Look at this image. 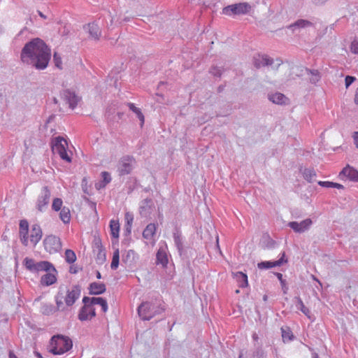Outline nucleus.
<instances>
[{
    "mask_svg": "<svg viewBox=\"0 0 358 358\" xmlns=\"http://www.w3.org/2000/svg\"><path fill=\"white\" fill-rule=\"evenodd\" d=\"M51 57L50 48L39 38H35L25 43L20 53L23 64L38 70L47 68Z\"/></svg>",
    "mask_w": 358,
    "mask_h": 358,
    "instance_id": "obj_1",
    "label": "nucleus"
},
{
    "mask_svg": "<svg viewBox=\"0 0 358 358\" xmlns=\"http://www.w3.org/2000/svg\"><path fill=\"white\" fill-rule=\"evenodd\" d=\"M72 347L73 342L69 337L57 334L50 338L48 352L55 355H61L69 351Z\"/></svg>",
    "mask_w": 358,
    "mask_h": 358,
    "instance_id": "obj_2",
    "label": "nucleus"
},
{
    "mask_svg": "<svg viewBox=\"0 0 358 358\" xmlns=\"http://www.w3.org/2000/svg\"><path fill=\"white\" fill-rule=\"evenodd\" d=\"M164 310L159 304L150 301L141 303L137 309L138 314L143 320H150L155 316L162 314Z\"/></svg>",
    "mask_w": 358,
    "mask_h": 358,
    "instance_id": "obj_3",
    "label": "nucleus"
},
{
    "mask_svg": "<svg viewBox=\"0 0 358 358\" xmlns=\"http://www.w3.org/2000/svg\"><path fill=\"white\" fill-rule=\"evenodd\" d=\"M52 150L54 153L58 154L62 159L66 162H71V157L66 151L67 142L62 136H57L52 140Z\"/></svg>",
    "mask_w": 358,
    "mask_h": 358,
    "instance_id": "obj_4",
    "label": "nucleus"
},
{
    "mask_svg": "<svg viewBox=\"0 0 358 358\" xmlns=\"http://www.w3.org/2000/svg\"><path fill=\"white\" fill-rule=\"evenodd\" d=\"M251 10V6L247 2L231 4L222 8V14L231 16L232 15H245Z\"/></svg>",
    "mask_w": 358,
    "mask_h": 358,
    "instance_id": "obj_5",
    "label": "nucleus"
},
{
    "mask_svg": "<svg viewBox=\"0 0 358 358\" xmlns=\"http://www.w3.org/2000/svg\"><path fill=\"white\" fill-rule=\"evenodd\" d=\"M136 164V160L134 157L130 155L123 156L119 161L117 165V171L120 176L129 174Z\"/></svg>",
    "mask_w": 358,
    "mask_h": 358,
    "instance_id": "obj_6",
    "label": "nucleus"
},
{
    "mask_svg": "<svg viewBox=\"0 0 358 358\" xmlns=\"http://www.w3.org/2000/svg\"><path fill=\"white\" fill-rule=\"evenodd\" d=\"M51 191L48 186L43 187L37 198L36 208L41 213L46 210L50 203Z\"/></svg>",
    "mask_w": 358,
    "mask_h": 358,
    "instance_id": "obj_7",
    "label": "nucleus"
},
{
    "mask_svg": "<svg viewBox=\"0 0 358 358\" xmlns=\"http://www.w3.org/2000/svg\"><path fill=\"white\" fill-rule=\"evenodd\" d=\"M64 296L62 294L59 292L57 295L55 296V301L57 304V308L52 303H41L40 312L45 315H50L55 313L57 310H59L61 306L63 305L62 299Z\"/></svg>",
    "mask_w": 358,
    "mask_h": 358,
    "instance_id": "obj_8",
    "label": "nucleus"
},
{
    "mask_svg": "<svg viewBox=\"0 0 358 358\" xmlns=\"http://www.w3.org/2000/svg\"><path fill=\"white\" fill-rule=\"evenodd\" d=\"M45 250L50 254H55L62 248L61 240L53 235L48 236L43 240Z\"/></svg>",
    "mask_w": 358,
    "mask_h": 358,
    "instance_id": "obj_9",
    "label": "nucleus"
},
{
    "mask_svg": "<svg viewBox=\"0 0 358 358\" xmlns=\"http://www.w3.org/2000/svg\"><path fill=\"white\" fill-rule=\"evenodd\" d=\"M312 224V220L310 218H307L306 220H302L300 222L295 221L289 222L287 224V226L289 227L292 229H293L294 232L301 234L308 230Z\"/></svg>",
    "mask_w": 358,
    "mask_h": 358,
    "instance_id": "obj_10",
    "label": "nucleus"
},
{
    "mask_svg": "<svg viewBox=\"0 0 358 358\" xmlns=\"http://www.w3.org/2000/svg\"><path fill=\"white\" fill-rule=\"evenodd\" d=\"M83 303H84V306L80 310L78 314V319L81 321H83L87 318L84 314L86 310H89V313L91 317H94L96 315V313L95 309L92 306V297L90 298L88 296H84L83 299Z\"/></svg>",
    "mask_w": 358,
    "mask_h": 358,
    "instance_id": "obj_11",
    "label": "nucleus"
},
{
    "mask_svg": "<svg viewBox=\"0 0 358 358\" xmlns=\"http://www.w3.org/2000/svg\"><path fill=\"white\" fill-rule=\"evenodd\" d=\"M62 97L71 109H74L80 101V97L78 96L75 92L70 90H64L62 92Z\"/></svg>",
    "mask_w": 358,
    "mask_h": 358,
    "instance_id": "obj_12",
    "label": "nucleus"
},
{
    "mask_svg": "<svg viewBox=\"0 0 358 358\" xmlns=\"http://www.w3.org/2000/svg\"><path fill=\"white\" fill-rule=\"evenodd\" d=\"M81 289L79 285H73L71 289H68L66 295L64 297V301L66 306H71L80 297Z\"/></svg>",
    "mask_w": 358,
    "mask_h": 358,
    "instance_id": "obj_13",
    "label": "nucleus"
},
{
    "mask_svg": "<svg viewBox=\"0 0 358 358\" xmlns=\"http://www.w3.org/2000/svg\"><path fill=\"white\" fill-rule=\"evenodd\" d=\"M282 256L281 257L277 260V261H265V262H261L258 263L257 267L259 269H268L276 266H280L282 264L286 263L287 262V259L285 258V252L281 253Z\"/></svg>",
    "mask_w": 358,
    "mask_h": 358,
    "instance_id": "obj_14",
    "label": "nucleus"
},
{
    "mask_svg": "<svg viewBox=\"0 0 358 358\" xmlns=\"http://www.w3.org/2000/svg\"><path fill=\"white\" fill-rule=\"evenodd\" d=\"M273 63V59L266 55H258L253 58V64L257 69H259L262 66H271Z\"/></svg>",
    "mask_w": 358,
    "mask_h": 358,
    "instance_id": "obj_15",
    "label": "nucleus"
},
{
    "mask_svg": "<svg viewBox=\"0 0 358 358\" xmlns=\"http://www.w3.org/2000/svg\"><path fill=\"white\" fill-rule=\"evenodd\" d=\"M84 29L87 31L90 36L95 39V40H99L101 35V31L99 29V27L98 26V24H96V23L94 22H92V23H89L87 25H85L83 27Z\"/></svg>",
    "mask_w": 358,
    "mask_h": 358,
    "instance_id": "obj_16",
    "label": "nucleus"
},
{
    "mask_svg": "<svg viewBox=\"0 0 358 358\" xmlns=\"http://www.w3.org/2000/svg\"><path fill=\"white\" fill-rule=\"evenodd\" d=\"M248 358H268V354L262 345H255L250 350Z\"/></svg>",
    "mask_w": 358,
    "mask_h": 358,
    "instance_id": "obj_17",
    "label": "nucleus"
},
{
    "mask_svg": "<svg viewBox=\"0 0 358 358\" xmlns=\"http://www.w3.org/2000/svg\"><path fill=\"white\" fill-rule=\"evenodd\" d=\"M341 175L345 176L352 181L358 182V171L350 166H347L341 171L339 176Z\"/></svg>",
    "mask_w": 358,
    "mask_h": 358,
    "instance_id": "obj_18",
    "label": "nucleus"
},
{
    "mask_svg": "<svg viewBox=\"0 0 358 358\" xmlns=\"http://www.w3.org/2000/svg\"><path fill=\"white\" fill-rule=\"evenodd\" d=\"M42 237V230L38 224H34L31 228L30 241L36 245Z\"/></svg>",
    "mask_w": 358,
    "mask_h": 358,
    "instance_id": "obj_19",
    "label": "nucleus"
},
{
    "mask_svg": "<svg viewBox=\"0 0 358 358\" xmlns=\"http://www.w3.org/2000/svg\"><path fill=\"white\" fill-rule=\"evenodd\" d=\"M89 290L90 294L99 295L104 293L106 288L105 284L94 282L90 284Z\"/></svg>",
    "mask_w": 358,
    "mask_h": 358,
    "instance_id": "obj_20",
    "label": "nucleus"
},
{
    "mask_svg": "<svg viewBox=\"0 0 358 358\" xmlns=\"http://www.w3.org/2000/svg\"><path fill=\"white\" fill-rule=\"evenodd\" d=\"M50 271L57 273L55 268L50 262L48 261H41L36 262L34 272Z\"/></svg>",
    "mask_w": 358,
    "mask_h": 358,
    "instance_id": "obj_21",
    "label": "nucleus"
},
{
    "mask_svg": "<svg viewBox=\"0 0 358 358\" xmlns=\"http://www.w3.org/2000/svg\"><path fill=\"white\" fill-rule=\"evenodd\" d=\"M55 273L50 271V272L43 275L41 278V284L43 286H50L55 283L57 281Z\"/></svg>",
    "mask_w": 358,
    "mask_h": 358,
    "instance_id": "obj_22",
    "label": "nucleus"
},
{
    "mask_svg": "<svg viewBox=\"0 0 358 358\" xmlns=\"http://www.w3.org/2000/svg\"><path fill=\"white\" fill-rule=\"evenodd\" d=\"M136 252L133 250H129L122 255V262L127 266H131L136 262Z\"/></svg>",
    "mask_w": 358,
    "mask_h": 358,
    "instance_id": "obj_23",
    "label": "nucleus"
},
{
    "mask_svg": "<svg viewBox=\"0 0 358 358\" xmlns=\"http://www.w3.org/2000/svg\"><path fill=\"white\" fill-rule=\"evenodd\" d=\"M268 99L275 104H286L288 99L282 93L276 92L268 94Z\"/></svg>",
    "mask_w": 358,
    "mask_h": 358,
    "instance_id": "obj_24",
    "label": "nucleus"
},
{
    "mask_svg": "<svg viewBox=\"0 0 358 358\" xmlns=\"http://www.w3.org/2000/svg\"><path fill=\"white\" fill-rule=\"evenodd\" d=\"M157 226L155 223L148 224L143 231V237L151 240L156 233Z\"/></svg>",
    "mask_w": 358,
    "mask_h": 358,
    "instance_id": "obj_25",
    "label": "nucleus"
},
{
    "mask_svg": "<svg viewBox=\"0 0 358 358\" xmlns=\"http://www.w3.org/2000/svg\"><path fill=\"white\" fill-rule=\"evenodd\" d=\"M234 278L238 283V286L241 288L245 287L248 285V275L241 271L233 273Z\"/></svg>",
    "mask_w": 358,
    "mask_h": 358,
    "instance_id": "obj_26",
    "label": "nucleus"
},
{
    "mask_svg": "<svg viewBox=\"0 0 358 358\" xmlns=\"http://www.w3.org/2000/svg\"><path fill=\"white\" fill-rule=\"evenodd\" d=\"M313 25V24L311 22H310L307 20L300 19V20H296L294 23L288 26L287 28L294 30L295 29H303V28L311 27Z\"/></svg>",
    "mask_w": 358,
    "mask_h": 358,
    "instance_id": "obj_27",
    "label": "nucleus"
},
{
    "mask_svg": "<svg viewBox=\"0 0 358 358\" xmlns=\"http://www.w3.org/2000/svg\"><path fill=\"white\" fill-rule=\"evenodd\" d=\"M152 200L146 199L140 206V214L143 217H147L150 214Z\"/></svg>",
    "mask_w": 358,
    "mask_h": 358,
    "instance_id": "obj_28",
    "label": "nucleus"
},
{
    "mask_svg": "<svg viewBox=\"0 0 358 358\" xmlns=\"http://www.w3.org/2000/svg\"><path fill=\"white\" fill-rule=\"evenodd\" d=\"M300 172L303 175L305 180H306L309 182H312L314 181L315 178L316 177V173L313 169H300Z\"/></svg>",
    "mask_w": 358,
    "mask_h": 358,
    "instance_id": "obj_29",
    "label": "nucleus"
},
{
    "mask_svg": "<svg viewBox=\"0 0 358 358\" xmlns=\"http://www.w3.org/2000/svg\"><path fill=\"white\" fill-rule=\"evenodd\" d=\"M173 236L175 245L176 246L180 254L181 255L183 250V242L181 233L178 230H176V231L173 232Z\"/></svg>",
    "mask_w": 358,
    "mask_h": 358,
    "instance_id": "obj_30",
    "label": "nucleus"
},
{
    "mask_svg": "<svg viewBox=\"0 0 358 358\" xmlns=\"http://www.w3.org/2000/svg\"><path fill=\"white\" fill-rule=\"evenodd\" d=\"M124 221L125 231L127 234H131L134 222V214L131 212H126L124 214Z\"/></svg>",
    "mask_w": 358,
    "mask_h": 358,
    "instance_id": "obj_31",
    "label": "nucleus"
},
{
    "mask_svg": "<svg viewBox=\"0 0 358 358\" xmlns=\"http://www.w3.org/2000/svg\"><path fill=\"white\" fill-rule=\"evenodd\" d=\"M156 258L157 264H162L164 267L166 266L168 264V257L166 253L164 250H159L157 253Z\"/></svg>",
    "mask_w": 358,
    "mask_h": 358,
    "instance_id": "obj_32",
    "label": "nucleus"
},
{
    "mask_svg": "<svg viewBox=\"0 0 358 358\" xmlns=\"http://www.w3.org/2000/svg\"><path fill=\"white\" fill-rule=\"evenodd\" d=\"M59 217L64 224L69 223L71 220V213L68 207L64 206L62 208L59 213Z\"/></svg>",
    "mask_w": 358,
    "mask_h": 358,
    "instance_id": "obj_33",
    "label": "nucleus"
},
{
    "mask_svg": "<svg viewBox=\"0 0 358 358\" xmlns=\"http://www.w3.org/2000/svg\"><path fill=\"white\" fill-rule=\"evenodd\" d=\"M281 333L282 341L284 343L291 341L294 339V335L289 327H282Z\"/></svg>",
    "mask_w": 358,
    "mask_h": 358,
    "instance_id": "obj_34",
    "label": "nucleus"
},
{
    "mask_svg": "<svg viewBox=\"0 0 358 358\" xmlns=\"http://www.w3.org/2000/svg\"><path fill=\"white\" fill-rule=\"evenodd\" d=\"M110 228L111 231V236L114 238L119 237L120 224L117 220H111L110 221Z\"/></svg>",
    "mask_w": 358,
    "mask_h": 358,
    "instance_id": "obj_35",
    "label": "nucleus"
},
{
    "mask_svg": "<svg viewBox=\"0 0 358 358\" xmlns=\"http://www.w3.org/2000/svg\"><path fill=\"white\" fill-rule=\"evenodd\" d=\"M94 304L100 305L103 313L108 310L107 301L102 297H92V305Z\"/></svg>",
    "mask_w": 358,
    "mask_h": 358,
    "instance_id": "obj_36",
    "label": "nucleus"
},
{
    "mask_svg": "<svg viewBox=\"0 0 358 358\" xmlns=\"http://www.w3.org/2000/svg\"><path fill=\"white\" fill-rule=\"evenodd\" d=\"M128 106L129 109L136 114L137 117L141 121V126L143 127L144 124V115L141 113V110L138 108L136 107L135 105L132 103H129Z\"/></svg>",
    "mask_w": 358,
    "mask_h": 358,
    "instance_id": "obj_37",
    "label": "nucleus"
},
{
    "mask_svg": "<svg viewBox=\"0 0 358 358\" xmlns=\"http://www.w3.org/2000/svg\"><path fill=\"white\" fill-rule=\"evenodd\" d=\"M297 299V304L296 305V308L299 309L305 315H306L308 318H310V310L305 306L303 302L302 301L301 299L299 297L296 298Z\"/></svg>",
    "mask_w": 358,
    "mask_h": 358,
    "instance_id": "obj_38",
    "label": "nucleus"
},
{
    "mask_svg": "<svg viewBox=\"0 0 358 358\" xmlns=\"http://www.w3.org/2000/svg\"><path fill=\"white\" fill-rule=\"evenodd\" d=\"M120 263V252L119 250L117 249L114 251L113 254L112 262L110 264V268L112 270H116L119 266Z\"/></svg>",
    "mask_w": 358,
    "mask_h": 358,
    "instance_id": "obj_39",
    "label": "nucleus"
},
{
    "mask_svg": "<svg viewBox=\"0 0 358 358\" xmlns=\"http://www.w3.org/2000/svg\"><path fill=\"white\" fill-rule=\"evenodd\" d=\"M309 75H310V82L313 84H316L321 78L320 73L317 70H306Z\"/></svg>",
    "mask_w": 358,
    "mask_h": 358,
    "instance_id": "obj_40",
    "label": "nucleus"
},
{
    "mask_svg": "<svg viewBox=\"0 0 358 358\" xmlns=\"http://www.w3.org/2000/svg\"><path fill=\"white\" fill-rule=\"evenodd\" d=\"M36 262L31 258L26 257L23 261V264L27 270L31 272H34Z\"/></svg>",
    "mask_w": 358,
    "mask_h": 358,
    "instance_id": "obj_41",
    "label": "nucleus"
},
{
    "mask_svg": "<svg viewBox=\"0 0 358 358\" xmlns=\"http://www.w3.org/2000/svg\"><path fill=\"white\" fill-rule=\"evenodd\" d=\"M65 260L69 264H72L76 260V255L75 252L70 249H68L65 252Z\"/></svg>",
    "mask_w": 358,
    "mask_h": 358,
    "instance_id": "obj_42",
    "label": "nucleus"
},
{
    "mask_svg": "<svg viewBox=\"0 0 358 358\" xmlns=\"http://www.w3.org/2000/svg\"><path fill=\"white\" fill-rule=\"evenodd\" d=\"M29 223L26 220H22L20 222V234H28Z\"/></svg>",
    "mask_w": 358,
    "mask_h": 358,
    "instance_id": "obj_43",
    "label": "nucleus"
},
{
    "mask_svg": "<svg viewBox=\"0 0 358 358\" xmlns=\"http://www.w3.org/2000/svg\"><path fill=\"white\" fill-rule=\"evenodd\" d=\"M63 201L62 199L60 198H55L53 199L52 204V209L55 211H59L61 210L62 208L64 207L62 206Z\"/></svg>",
    "mask_w": 358,
    "mask_h": 358,
    "instance_id": "obj_44",
    "label": "nucleus"
},
{
    "mask_svg": "<svg viewBox=\"0 0 358 358\" xmlns=\"http://www.w3.org/2000/svg\"><path fill=\"white\" fill-rule=\"evenodd\" d=\"M102 181L105 185H108L111 182L112 178L110 173L108 171H103L101 173Z\"/></svg>",
    "mask_w": 358,
    "mask_h": 358,
    "instance_id": "obj_45",
    "label": "nucleus"
},
{
    "mask_svg": "<svg viewBox=\"0 0 358 358\" xmlns=\"http://www.w3.org/2000/svg\"><path fill=\"white\" fill-rule=\"evenodd\" d=\"M350 50L354 54H358V40H354L350 44Z\"/></svg>",
    "mask_w": 358,
    "mask_h": 358,
    "instance_id": "obj_46",
    "label": "nucleus"
},
{
    "mask_svg": "<svg viewBox=\"0 0 358 358\" xmlns=\"http://www.w3.org/2000/svg\"><path fill=\"white\" fill-rule=\"evenodd\" d=\"M355 80H356L355 77L351 76H347L345 78V87L348 88Z\"/></svg>",
    "mask_w": 358,
    "mask_h": 358,
    "instance_id": "obj_47",
    "label": "nucleus"
},
{
    "mask_svg": "<svg viewBox=\"0 0 358 358\" xmlns=\"http://www.w3.org/2000/svg\"><path fill=\"white\" fill-rule=\"evenodd\" d=\"M53 59L55 63V66L57 67H58L59 69H61L62 68L61 67L62 59H61V57L59 56H58V55L56 52L54 53Z\"/></svg>",
    "mask_w": 358,
    "mask_h": 358,
    "instance_id": "obj_48",
    "label": "nucleus"
},
{
    "mask_svg": "<svg viewBox=\"0 0 358 358\" xmlns=\"http://www.w3.org/2000/svg\"><path fill=\"white\" fill-rule=\"evenodd\" d=\"M210 73L216 77H220L222 75L221 69H220L217 67L211 68V69L210 70Z\"/></svg>",
    "mask_w": 358,
    "mask_h": 358,
    "instance_id": "obj_49",
    "label": "nucleus"
},
{
    "mask_svg": "<svg viewBox=\"0 0 358 358\" xmlns=\"http://www.w3.org/2000/svg\"><path fill=\"white\" fill-rule=\"evenodd\" d=\"M318 185L321 187L331 188L334 186V182L330 181H319Z\"/></svg>",
    "mask_w": 358,
    "mask_h": 358,
    "instance_id": "obj_50",
    "label": "nucleus"
},
{
    "mask_svg": "<svg viewBox=\"0 0 358 358\" xmlns=\"http://www.w3.org/2000/svg\"><path fill=\"white\" fill-rule=\"evenodd\" d=\"M20 241H21L22 243L24 246H27L28 245V242H29L28 234H20Z\"/></svg>",
    "mask_w": 358,
    "mask_h": 358,
    "instance_id": "obj_51",
    "label": "nucleus"
},
{
    "mask_svg": "<svg viewBox=\"0 0 358 358\" xmlns=\"http://www.w3.org/2000/svg\"><path fill=\"white\" fill-rule=\"evenodd\" d=\"M276 276H277L278 279L280 280L282 287H285V284H286V281H285V280H284L282 278V274L280 273H277Z\"/></svg>",
    "mask_w": 358,
    "mask_h": 358,
    "instance_id": "obj_52",
    "label": "nucleus"
},
{
    "mask_svg": "<svg viewBox=\"0 0 358 358\" xmlns=\"http://www.w3.org/2000/svg\"><path fill=\"white\" fill-rule=\"evenodd\" d=\"M106 186V185H105L102 180H100L95 183V187L96 189H99V190L104 188Z\"/></svg>",
    "mask_w": 358,
    "mask_h": 358,
    "instance_id": "obj_53",
    "label": "nucleus"
},
{
    "mask_svg": "<svg viewBox=\"0 0 358 358\" xmlns=\"http://www.w3.org/2000/svg\"><path fill=\"white\" fill-rule=\"evenodd\" d=\"M328 0H311L312 3L316 6H320L325 3Z\"/></svg>",
    "mask_w": 358,
    "mask_h": 358,
    "instance_id": "obj_54",
    "label": "nucleus"
},
{
    "mask_svg": "<svg viewBox=\"0 0 358 358\" xmlns=\"http://www.w3.org/2000/svg\"><path fill=\"white\" fill-rule=\"evenodd\" d=\"M275 62H277L276 65L275 66H273V68L275 69V70H278L279 66L282 64V61L281 59L280 58H277Z\"/></svg>",
    "mask_w": 358,
    "mask_h": 358,
    "instance_id": "obj_55",
    "label": "nucleus"
},
{
    "mask_svg": "<svg viewBox=\"0 0 358 358\" xmlns=\"http://www.w3.org/2000/svg\"><path fill=\"white\" fill-rule=\"evenodd\" d=\"M353 138L355 141V144L356 147L358 148V131L355 132L353 135Z\"/></svg>",
    "mask_w": 358,
    "mask_h": 358,
    "instance_id": "obj_56",
    "label": "nucleus"
},
{
    "mask_svg": "<svg viewBox=\"0 0 358 358\" xmlns=\"http://www.w3.org/2000/svg\"><path fill=\"white\" fill-rule=\"evenodd\" d=\"M333 187L334 188H336V189H344V186L343 185L337 183V182H334Z\"/></svg>",
    "mask_w": 358,
    "mask_h": 358,
    "instance_id": "obj_57",
    "label": "nucleus"
},
{
    "mask_svg": "<svg viewBox=\"0 0 358 358\" xmlns=\"http://www.w3.org/2000/svg\"><path fill=\"white\" fill-rule=\"evenodd\" d=\"M252 338L254 342H258L259 338V336L257 333L254 332L252 335Z\"/></svg>",
    "mask_w": 358,
    "mask_h": 358,
    "instance_id": "obj_58",
    "label": "nucleus"
},
{
    "mask_svg": "<svg viewBox=\"0 0 358 358\" xmlns=\"http://www.w3.org/2000/svg\"><path fill=\"white\" fill-rule=\"evenodd\" d=\"M84 314L85 315V317H87L86 319H85L83 321L85 320H90L92 319L93 317H91L90 313H89V310H86Z\"/></svg>",
    "mask_w": 358,
    "mask_h": 358,
    "instance_id": "obj_59",
    "label": "nucleus"
},
{
    "mask_svg": "<svg viewBox=\"0 0 358 358\" xmlns=\"http://www.w3.org/2000/svg\"><path fill=\"white\" fill-rule=\"evenodd\" d=\"M355 103L358 105V87L356 90L355 95Z\"/></svg>",
    "mask_w": 358,
    "mask_h": 358,
    "instance_id": "obj_60",
    "label": "nucleus"
},
{
    "mask_svg": "<svg viewBox=\"0 0 358 358\" xmlns=\"http://www.w3.org/2000/svg\"><path fill=\"white\" fill-rule=\"evenodd\" d=\"M8 357L9 358H17L13 351H9Z\"/></svg>",
    "mask_w": 358,
    "mask_h": 358,
    "instance_id": "obj_61",
    "label": "nucleus"
},
{
    "mask_svg": "<svg viewBox=\"0 0 358 358\" xmlns=\"http://www.w3.org/2000/svg\"><path fill=\"white\" fill-rule=\"evenodd\" d=\"M96 277L97 279L101 278V274L99 271H96Z\"/></svg>",
    "mask_w": 358,
    "mask_h": 358,
    "instance_id": "obj_62",
    "label": "nucleus"
},
{
    "mask_svg": "<svg viewBox=\"0 0 358 358\" xmlns=\"http://www.w3.org/2000/svg\"><path fill=\"white\" fill-rule=\"evenodd\" d=\"M35 355H36V357H37V358H43V357H42V355H41L39 352H35Z\"/></svg>",
    "mask_w": 358,
    "mask_h": 358,
    "instance_id": "obj_63",
    "label": "nucleus"
},
{
    "mask_svg": "<svg viewBox=\"0 0 358 358\" xmlns=\"http://www.w3.org/2000/svg\"><path fill=\"white\" fill-rule=\"evenodd\" d=\"M238 358H245V357H243V352H242L239 354V355H238Z\"/></svg>",
    "mask_w": 358,
    "mask_h": 358,
    "instance_id": "obj_64",
    "label": "nucleus"
}]
</instances>
